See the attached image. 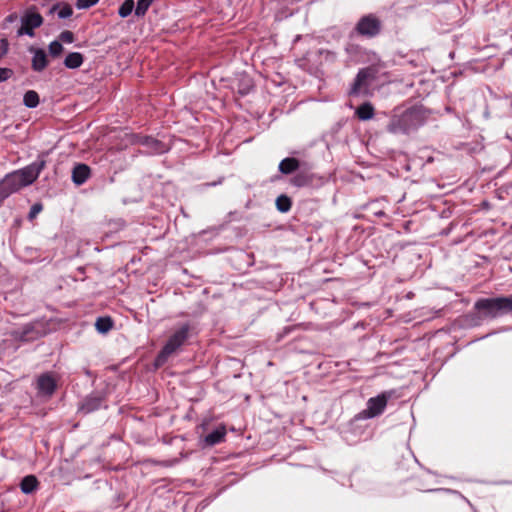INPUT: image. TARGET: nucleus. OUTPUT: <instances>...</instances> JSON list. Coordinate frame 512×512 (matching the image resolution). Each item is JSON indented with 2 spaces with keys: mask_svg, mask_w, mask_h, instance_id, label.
I'll return each mask as SVG.
<instances>
[{
  "mask_svg": "<svg viewBox=\"0 0 512 512\" xmlns=\"http://www.w3.org/2000/svg\"><path fill=\"white\" fill-rule=\"evenodd\" d=\"M83 63V56L78 52L69 53L64 61V64L69 69H75Z\"/></svg>",
  "mask_w": 512,
  "mask_h": 512,
  "instance_id": "17",
  "label": "nucleus"
},
{
  "mask_svg": "<svg viewBox=\"0 0 512 512\" xmlns=\"http://www.w3.org/2000/svg\"><path fill=\"white\" fill-rule=\"evenodd\" d=\"M390 395H391L390 393L384 392V393L377 395L376 397L370 398L367 401L366 409L362 410L358 414V418L359 419H370V418H374L376 416L381 415L387 406V402H388Z\"/></svg>",
  "mask_w": 512,
  "mask_h": 512,
  "instance_id": "3",
  "label": "nucleus"
},
{
  "mask_svg": "<svg viewBox=\"0 0 512 512\" xmlns=\"http://www.w3.org/2000/svg\"><path fill=\"white\" fill-rule=\"evenodd\" d=\"M8 51V41L6 39H2L1 40V45H0V52L3 53V56L7 53Z\"/></svg>",
  "mask_w": 512,
  "mask_h": 512,
  "instance_id": "35",
  "label": "nucleus"
},
{
  "mask_svg": "<svg viewBox=\"0 0 512 512\" xmlns=\"http://www.w3.org/2000/svg\"><path fill=\"white\" fill-rule=\"evenodd\" d=\"M153 0H139L135 9V14L137 16H143L150 5L152 4Z\"/></svg>",
  "mask_w": 512,
  "mask_h": 512,
  "instance_id": "25",
  "label": "nucleus"
},
{
  "mask_svg": "<svg viewBox=\"0 0 512 512\" xmlns=\"http://www.w3.org/2000/svg\"><path fill=\"white\" fill-rule=\"evenodd\" d=\"M188 330L186 327L181 328L177 331L166 343L161 352L158 354L155 360V366H162L168 357L179 348L187 338Z\"/></svg>",
  "mask_w": 512,
  "mask_h": 512,
  "instance_id": "2",
  "label": "nucleus"
},
{
  "mask_svg": "<svg viewBox=\"0 0 512 512\" xmlns=\"http://www.w3.org/2000/svg\"><path fill=\"white\" fill-rule=\"evenodd\" d=\"M43 166L44 162H42L38 168L29 166L20 171H17L14 173V179H20V185L27 186L37 179L39 172L43 168Z\"/></svg>",
  "mask_w": 512,
  "mask_h": 512,
  "instance_id": "6",
  "label": "nucleus"
},
{
  "mask_svg": "<svg viewBox=\"0 0 512 512\" xmlns=\"http://www.w3.org/2000/svg\"><path fill=\"white\" fill-rule=\"evenodd\" d=\"M96 329L100 333H107L113 326V321L110 317H100L95 323Z\"/></svg>",
  "mask_w": 512,
  "mask_h": 512,
  "instance_id": "19",
  "label": "nucleus"
},
{
  "mask_svg": "<svg viewBox=\"0 0 512 512\" xmlns=\"http://www.w3.org/2000/svg\"><path fill=\"white\" fill-rule=\"evenodd\" d=\"M356 115L360 120H370L374 117V107L366 102L357 108Z\"/></svg>",
  "mask_w": 512,
  "mask_h": 512,
  "instance_id": "15",
  "label": "nucleus"
},
{
  "mask_svg": "<svg viewBox=\"0 0 512 512\" xmlns=\"http://www.w3.org/2000/svg\"><path fill=\"white\" fill-rule=\"evenodd\" d=\"M145 144L153 148L156 152L164 151V147L162 146L161 142L156 139L147 137L145 138Z\"/></svg>",
  "mask_w": 512,
  "mask_h": 512,
  "instance_id": "29",
  "label": "nucleus"
},
{
  "mask_svg": "<svg viewBox=\"0 0 512 512\" xmlns=\"http://www.w3.org/2000/svg\"><path fill=\"white\" fill-rule=\"evenodd\" d=\"M145 144L153 148L156 152L164 151V147L162 146L161 142L156 139L147 137L145 138Z\"/></svg>",
  "mask_w": 512,
  "mask_h": 512,
  "instance_id": "27",
  "label": "nucleus"
},
{
  "mask_svg": "<svg viewBox=\"0 0 512 512\" xmlns=\"http://www.w3.org/2000/svg\"><path fill=\"white\" fill-rule=\"evenodd\" d=\"M20 179H14V173L8 175L5 177V179L2 181L0 190L5 191L4 197L7 196L9 193L19 190L20 188L24 187L25 185H20Z\"/></svg>",
  "mask_w": 512,
  "mask_h": 512,
  "instance_id": "10",
  "label": "nucleus"
},
{
  "mask_svg": "<svg viewBox=\"0 0 512 512\" xmlns=\"http://www.w3.org/2000/svg\"><path fill=\"white\" fill-rule=\"evenodd\" d=\"M226 436V429L221 426L204 437L206 446H214L224 441Z\"/></svg>",
  "mask_w": 512,
  "mask_h": 512,
  "instance_id": "9",
  "label": "nucleus"
},
{
  "mask_svg": "<svg viewBox=\"0 0 512 512\" xmlns=\"http://www.w3.org/2000/svg\"><path fill=\"white\" fill-rule=\"evenodd\" d=\"M299 167V161L296 158H285L279 164V170L283 174H290L297 170Z\"/></svg>",
  "mask_w": 512,
  "mask_h": 512,
  "instance_id": "16",
  "label": "nucleus"
},
{
  "mask_svg": "<svg viewBox=\"0 0 512 512\" xmlns=\"http://www.w3.org/2000/svg\"><path fill=\"white\" fill-rule=\"evenodd\" d=\"M60 381L59 376L53 372H47L39 376L37 384H56Z\"/></svg>",
  "mask_w": 512,
  "mask_h": 512,
  "instance_id": "21",
  "label": "nucleus"
},
{
  "mask_svg": "<svg viewBox=\"0 0 512 512\" xmlns=\"http://www.w3.org/2000/svg\"><path fill=\"white\" fill-rule=\"evenodd\" d=\"M38 387H39V393L51 395L55 391V388L57 386L47 385V386H38Z\"/></svg>",
  "mask_w": 512,
  "mask_h": 512,
  "instance_id": "34",
  "label": "nucleus"
},
{
  "mask_svg": "<svg viewBox=\"0 0 512 512\" xmlns=\"http://www.w3.org/2000/svg\"><path fill=\"white\" fill-rule=\"evenodd\" d=\"M39 485L38 479L34 475L25 476L20 483L21 491L25 494L34 492Z\"/></svg>",
  "mask_w": 512,
  "mask_h": 512,
  "instance_id": "13",
  "label": "nucleus"
},
{
  "mask_svg": "<svg viewBox=\"0 0 512 512\" xmlns=\"http://www.w3.org/2000/svg\"><path fill=\"white\" fill-rule=\"evenodd\" d=\"M497 311H512V297L496 298Z\"/></svg>",
  "mask_w": 512,
  "mask_h": 512,
  "instance_id": "22",
  "label": "nucleus"
},
{
  "mask_svg": "<svg viewBox=\"0 0 512 512\" xmlns=\"http://www.w3.org/2000/svg\"><path fill=\"white\" fill-rule=\"evenodd\" d=\"M90 175V168L86 164H78L72 172V179L75 184H83Z\"/></svg>",
  "mask_w": 512,
  "mask_h": 512,
  "instance_id": "11",
  "label": "nucleus"
},
{
  "mask_svg": "<svg viewBox=\"0 0 512 512\" xmlns=\"http://www.w3.org/2000/svg\"><path fill=\"white\" fill-rule=\"evenodd\" d=\"M103 402V398L101 396H89L87 397L79 407V412L83 414H88L93 411L98 410Z\"/></svg>",
  "mask_w": 512,
  "mask_h": 512,
  "instance_id": "7",
  "label": "nucleus"
},
{
  "mask_svg": "<svg viewBox=\"0 0 512 512\" xmlns=\"http://www.w3.org/2000/svg\"><path fill=\"white\" fill-rule=\"evenodd\" d=\"M145 144L153 148L156 152L164 151V147L162 146L161 142L156 139L147 137L145 138Z\"/></svg>",
  "mask_w": 512,
  "mask_h": 512,
  "instance_id": "28",
  "label": "nucleus"
},
{
  "mask_svg": "<svg viewBox=\"0 0 512 512\" xmlns=\"http://www.w3.org/2000/svg\"><path fill=\"white\" fill-rule=\"evenodd\" d=\"M58 8H60V10L58 12V16H59V18H62V19L70 17L73 13L72 7L67 3L55 4L50 9V13L55 12Z\"/></svg>",
  "mask_w": 512,
  "mask_h": 512,
  "instance_id": "18",
  "label": "nucleus"
},
{
  "mask_svg": "<svg viewBox=\"0 0 512 512\" xmlns=\"http://www.w3.org/2000/svg\"><path fill=\"white\" fill-rule=\"evenodd\" d=\"M134 8L133 0H125L124 3L119 8V15L122 18L129 16Z\"/></svg>",
  "mask_w": 512,
  "mask_h": 512,
  "instance_id": "24",
  "label": "nucleus"
},
{
  "mask_svg": "<svg viewBox=\"0 0 512 512\" xmlns=\"http://www.w3.org/2000/svg\"><path fill=\"white\" fill-rule=\"evenodd\" d=\"M41 210H42V205L40 203L34 204L31 207V210L29 212V215H28L29 219L33 220L37 216V214L41 212Z\"/></svg>",
  "mask_w": 512,
  "mask_h": 512,
  "instance_id": "32",
  "label": "nucleus"
},
{
  "mask_svg": "<svg viewBox=\"0 0 512 512\" xmlns=\"http://www.w3.org/2000/svg\"><path fill=\"white\" fill-rule=\"evenodd\" d=\"M43 24L42 16L35 11L34 8L28 9L21 18V27L17 31L18 36L24 34L30 37L34 36V29Z\"/></svg>",
  "mask_w": 512,
  "mask_h": 512,
  "instance_id": "4",
  "label": "nucleus"
},
{
  "mask_svg": "<svg viewBox=\"0 0 512 512\" xmlns=\"http://www.w3.org/2000/svg\"><path fill=\"white\" fill-rule=\"evenodd\" d=\"M49 52L53 57L59 56L63 52V46L58 41H53L49 45Z\"/></svg>",
  "mask_w": 512,
  "mask_h": 512,
  "instance_id": "26",
  "label": "nucleus"
},
{
  "mask_svg": "<svg viewBox=\"0 0 512 512\" xmlns=\"http://www.w3.org/2000/svg\"><path fill=\"white\" fill-rule=\"evenodd\" d=\"M475 308L478 310H487L490 316H495L498 312L496 298L478 300L475 304Z\"/></svg>",
  "mask_w": 512,
  "mask_h": 512,
  "instance_id": "12",
  "label": "nucleus"
},
{
  "mask_svg": "<svg viewBox=\"0 0 512 512\" xmlns=\"http://www.w3.org/2000/svg\"><path fill=\"white\" fill-rule=\"evenodd\" d=\"M277 209L281 212H287L291 208V200L286 195H281L276 199Z\"/></svg>",
  "mask_w": 512,
  "mask_h": 512,
  "instance_id": "23",
  "label": "nucleus"
},
{
  "mask_svg": "<svg viewBox=\"0 0 512 512\" xmlns=\"http://www.w3.org/2000/svg\"><path fill=\"white\" fill-rule=\"evenodd\" d=\"M13 74V71L9 68H0V82L9 79Z\"/></svg>",
  "mask_w": 512,
  "mask_h": 512,
  "instance_id": "33",
  "label": "nucleus"
},
{
  "mask_svg": "<svg viewBox=\"0 0 512 512\" xmlns=\"http://www.w3.org/2000/svg\"><path fill=\"white\" fill-rule=\"evenodd\" d=\"M3 57V53L0 52V59Z\"/></svg>",
  "mask_w": 512,
  "mask_h": 512,
  "instance_id": "37",
  "label": "nucleus"
},
{
  "mask_svg": "<svg viewBox=\"0 0 512 512\" xmlns=\"http://www.w3.org/2000/svg\"><path fill=\"white\" fill-rule=\"evenodd\" d=\"M425 119V110L419 107H414L406 110L399 116H394L388 125V130L391 133H407L411 129L419 127Z\"/></svg>",
  "mask_w": 512,
  "mask_h": 512,
  "instance_id": "1",
  "label": "nucleus"
},
{
  "mask_svg": "<svg viewBox=\"0 0 512 512\" xmlns=\"http://www.w3.org/2000/svg\"><path fill=\"white\" fill-rule=\"evenodd\" d=\"M30 51L34 53L32 59V68L35 71H42L47 66V56L42 49H35L33 47L30 48Z\"/></svg>",
  "mask_w": 512,
  "mask_h": 512,
  "instance_id": "8",
  "label": "nucleus"
},
{
  "mask_svg": "<svg viewBox=\"0 0 512 512\" xmlns=\"http://www.w3.org/2000/svg\"><path fill=\"white\" fill-rule=\"evenodd\" d=\"M99 0H77L76 7L78 9H87L97 4Z\"/></svg>",
  "mask_w": 512,
  "mask_h": 512,
  "instance_id": "30",
  "label": "nucleus"
},
{
  "mask_svg": "<svg viewBox=\"0 0 512 512\" xmlns=\"http://www.w3.org/2000/svg\"><path fill=\"white\" fill-rule=\"evenodd\" d=\"M368 77H370L369 70L368 69L361 70L358 73V75L356 77V80H355V82H354V84H353L349 94L350 95H357L360 92L362 86L366 84V80L368 79Z\"/></svg>",
  "mask_w": 512,
  "mask_h": 512,
  "instance_id": "14",
  "label": "nucleus"
},
{
  "mask_svg": "<svg viewBox=\"0 0 512 512\" xmlns=\"http://www.w3.org/2000/svg\"><path fill=\"white\" fill-rule=\"evenodd\" d=\"M380 27V21L375 16L368 15L360 19L356 30L360 35L373 37L379 33Z\"/></svg>",
  "mask_w": 512,
  "mask_h": 512,
  "instance_id": "5",
  "label": "nucleus"
},
{
  "mask_svg": "<svg viewBox=\"0 0 512 512\" xmlns=\"http://www.w3.org/2000/svg\"><path fill=\"white\" fill-rule=\"evenodd\" d=\"M60 39L63 42L72 43L74 41V34L71 31H68V30L63 31L60 34Z\"/></svg>",
  "mask_w": 512,
  "mask_h": 512,
  "instance_id": "31",
  "label": "nucleus"
},
{
  "mask_svg": "<svg viewBox=\"0 0 512 512\" xmlns=\"http://www.w3.org/2000/svg\"><path fill=\"white\" fill-rule=\"evenodd\" d=\"M13 17H14L13 15L9 16V18H8V19H9V21H12V20H13Z\"/></svg>",
  "mask_w": 512,
  "mask_h": 512,
  "instance_id": "36",
  "label": "nucleus"
},
{
  "mask_svg": "<svg viewBox=\"0 0 512 512\" xmlns=\"http://www.w3.org/2000/svg\"><path fill=\"white\" fill-rule=\"evenodd\" d=\"M23 101L28 108H34L39 104V95L33 90L27 91Z\"/></svg>",
  "mask_w": 512,
  "mask_h": 512,
  "instance_id": "20",
  "label": "nucleus"
}]
</instances>
